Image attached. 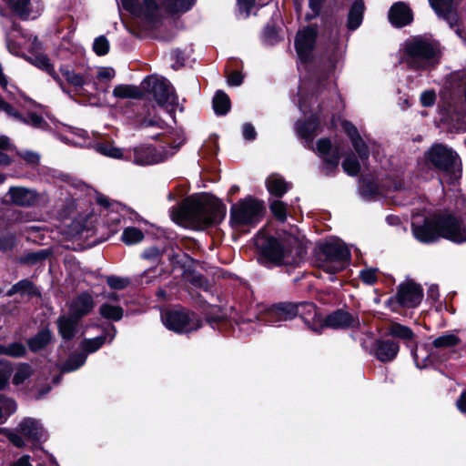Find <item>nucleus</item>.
Segmentation results:
<instances>
[{
  "label": "nucleus",
  "mask_w": 466,
  "mask_h": 466,
  "mask_svg": "<svg viewBox=\"0 0 466 466\" xmlns=\"http://www.w3.org/2000/svg\"><path fill=\"white\" fill-rule=\"evenodd\" d=\"M253 5L254 0H238L239 13L243 15L245 18L249 15Z\"/></svg>",
  "instance_id": "4d7b16f0"
},
{
  "label": "nucleus",
  "mask_w": 466,
  "mask_h": 466,
  "mask_svg": "<svg viewBox=\"0 0 466 466\" xmlns=\"http://www.w3.org/2000/svg\"><path fill=\"white\" fill-rule=\"evenodd\" d=\"M0 110L5 112L8 116L12 117H15V115L17 114V111H15L8 103H6L1 96H0Z\"/></svg>",
  "instance_id": "338daca9"
},
{
  "label": "nucleus",
  "mask_w": 466,
  "mask_h": 466,
  "mask_svg": "<svg viewBox=\"0 0 466 466\" xmlns=\"http://www.w3.org/2000/svg\"><path fill=\"white\" fill-rule=\"evenodd\" d=\"M360 322L357 315L339 309L327 316L324 323L319 326V329L315 328H312V329L319 331L324 327L332 329H354L360 327Z\"/></svg>",
  "instance_id": "2eb2a0df"
},
{
  "label": "nucleus",
  "mask_w": 466,
  "mask_h": 466,
  "mask_svg": "<svg viewBox=\"0 0 466 466\" xmlns=\"http://www.w3.org/2000/svg\"><path fill=\"white\" fill-rule=\"evenodd\" d=\"M306 310L313 318L316 317V308L312 303H301L299 305L282 302L264 309L258 319L269 326H275L282 321H288L295 318L299 313Z\"/></svg>",
  "instance_id": "1a4fd4ad"
},
{
  "label": "nucleus",
  "mask_w": 466,
  "mask_h": 466,
  "mask_svg": "<svg viewBox=\"0 0 466 466\" xmlns=\"http://www.w3.org/2000/svg\"><path fill=\"white\" fill-rule=\"evenodd\" d=\"M108 286L114 289H122L126 288L129 281L127 279L111 276L106 279Z\"/></svg>",
  "instance_id": "864d4df0"
},
{
  "label": "nucleus",
  "mask_w": 466,
  "mask_h": 466,
  "mask_svg": "<svg viewBox=\"0 0 466 466\" xmlns=\"http://www.w3.org/2000/svg\"><path fill=\"white\" fill-rule=\"evenodd\" d=\"M18 432L31 441H42L46 434L40 422L32 418L24 419L17 427Z\"/></svg>",
  "instance_id": "6ab92c4d"
},
{
  "label": "nucleus",
  "mask_w": 466,
  "mask_h": 466,
  "mask_svg": "<svg viewBox=\"0 0 466 466\" xmlns=\"http://www.w3.org/2000/svg\"><path fill=\"white\" fill-rule=\"evenodd\" d=\"M243 81V76L240 72L234 71L228 76V84L231 86H240Z\"/></svg>",
  "instance_id": "e2e57ef3"
},
{
  "label": "nucleus",
  "mask_w": 466,
  "mask_h": 466,
  "mask_svg": "<svg viewBox=\"0 0 466 466\" xmlns=\"http://www.w3.org/2000/svg\"><path fill=\"white\" fill-rule=\"evenodd\" d=\"M17 288L19 290V294L21 295H27L33 297L37 295L38 293L33 282L28 279H22L18 281Z\"/></svg>",
  "instance_id": "3c124183"
},
{
  "label": "nucleus",
  "mask_w": 466,
  "mask_h": 466,
  "mask_svg": "<svg viewBox=\"0 0 466 466\" xmlns=\"http://www.w3.org/2000/svg\"><path fill=\"white\" fill-rule=\"evenodd\" d=\"M113 96L117 98H141L142 92L135 86L117 85L113 89Z\"/></svg>",
  "instance_id": "72a5a7b5"
},
{
  "label": "nucleus",
  "mask_w": 466,
  "mask_h": 466,
  "mask_svg": "<svg viewBox=\"0 0 466 466\" xmlns=\"http://www.w3.org/2000/svg\"><path fill=\"white\" fill-rule=\"evenodd\" d=\"M133 162L138 166H148L164 161L167 156L153 147H137L133 149Z\"/></svg>",
  "instance_id": "a211bd4d"
},
{
  "label": "nucleus",
  "mask_w": 466,
  "mask_h": 466,
  "mask_svg": "<svg viewBox=\"0 0 466 466\" xmlns=\"http://www.w3.org/2000/svg\"><path fill=\"white\" fill-rule=\"evenodd\" d=\"M318 126L319 124L314 116L310 117V119L306 122L299 121L296 125L297 134L307 142H311L316 135Z\"/></svg>",
  "instance_id": "c756f323"
},
{
  "label": "nucleus",
  "mask_w": 466,
  "mask_h": 466,
  "mask_svg": "<svg viewBox=\"0 0 466 466\" xmlns=\"http://www.w3.org/2000/svg\"><path fill=\"white\" fill-rule=\"evenodd\" d=\"M389 19L394 26L402 27L412 21V12L406 4L399 2L390 9Z\"/></svg>",
  "instance_id": "4be33fe9"
},
{
  "label": "nucleus",
  "mask_w": 466,
  "mask_h": 466,
  "mask_svg": "<svg viewBox=\"0 0 466 466\" xmlns=\"http://www.w3.org/2000/svg\"><path fill=\"white\" fill-rule=\"evenodd\" d=\"M360 279L368 284L372 285L377 280V269L376 268H366L360 272Z\"/></svg>",
  "instance_id": "603ef678"
},
{
  "label": "nucleus",
  "mask_w": 466,
  "mask_h": 466,
  "mask_svg": "<svg viewBox=\"0 0 466 466\" xmlns=\"http://www.w3.org/2000/svg\"><path fill=\"white\" fill-rule=\"evenodd\" d=\"M144 238L143 232L137 228H127L122 233V240L127 245L139 243Z\"/></svg>",
  "instance_id": "c03bdc74"
},
{
  "label": "nucleus",
  "mask_w": 466,
  "mask_h": 466,
  "mask_svg": "<svg viewBox=\"0 0 466 466\" xmlns=\"http://www.w3.org/2000/svg\"><path fill=\"white\" fill-rule=\"evenodd\" d=\"M264 215L263 203L251 198H245L233 204L230 208V226L234 229L253 227Z\"/></svg>",
  "instance_id": "6e6552de"
},
{
  "label": "nucleus",
  "mask_w": 466,
  "mask_h": 466,
  "mask_svg": "<svg viewBox=\"0 0 466 466\" xmlns=\"http://www.w3.org/2000/svg\"><path fill=\"white\" fill-rule=\"evenodd\" d=\"M13 371L12 364L5 360H0V390H4L9 382Z\"/></svg>",
  "instance_id": "49530a36"
},
{
  "label": "nucleus",
  "mask_w": 466,
  "mask_h": 466,
  "mask_svg": "<svg viewBox=\"0 0 466 466\" xmlns=\"http://www.w3.org/2000/svg\"><path fill=\"white\" fill-rule=\"evenodd\" d=\"M389 333L396 338L405 340L408 344L414 339V333L407 327L399 323H393L389 328Z\"/></svg>",
  "instance_id": "ea45409f"
},
{
  "label": "nucleus",
  "mask_w": 466,
  "mask_h": 466,
  "mask_svg": "<svg viewBox=\"0 0 466 466\" xmlns=\"http://www.w3.org/2000/svg\"><path fill=\"white\" fill-rule=\"evenodd\" d=\"M350 259V252L343 241L334 238L319 244L316 248V266L330 275L329 279H335L334 275L344 269Z\"/></svg>",
  "instance_id": "39448f33"
},
{
  "label": "nucleus",
  "mask_w": 466,
  "mask_h": 466,
  "mask_svg": "<svg viewBox=\"0 0 466 466\" xmlns=\"http://www.w3.org/2000/svg\"><path fill=\"white\" fill-rule=\"evenodd\" d=\"M142 258L147 260H150L153 263L157 262L161 258V251L155 247H151L147 248L143 254Z\"/></svg>",
  "instance_id": "6e6d98bb"
},
{
  "label": "nucleus",
  "mask_w": 466,
  "mask_h": 466,
  "mask_svg": "<svg viewBox=\"0 0 466 466\" xmlns=\"http://www.w3.org/2000/svg\"><path fill=\"white\" fill-rule=\"evenodd\" d=\"M461 343L460 338L454 333H446L432 341L433 347L439 348H450L456 346Z\"/></svg>",
  "instance_id": "37998d69"
},
{
  "label": "nucleus",
  "mask_w": 466,
  "mask_h": 466,
  "mask_svg": "<svg viewBox=\"0 0 466 466\" xmlns=\"http://www.w3.org/2000/svg\"><path fill=\"white\" fill-rule=\"evenodd\" d=\"M457 407L461 412L466 413V391H464L457 400Z\"/></svg>",
  "instance_id": "774afa93"
},
{
  "label": "nucleus",
  "mask_w": 466,
  "mask_h": 466,
  "mask_svg": "<svg viewBox=\"0 0 466 466\" xmlns=\"http://www.w3.org/2000/svg\"><path fill=\"white\" fill-rule=\"evenodd\" d=\"M13 11L23 19H28L30 15L29 0H7Z\"/></svg>",
  "instance_id": "79ce46f5"
},
{
  "label": "nucleus",
  "mask_w": 466,
  "mask_h": 466,
  "mask_svg": "<svg viewBox=\"0 0 466 466\" xmlns=\"http://www.w3.org/2000/svg\"><path fill=\"white\" fill-rule=\"evenodd\" d=\"M123 7L134 17L152 25L160 19V8L155 0H120Z\"/></svg>",
  "instance_id": "f8f14e48"
},
{
  "label": "nucleus",
  "mask_w": 466,
  "mask_h": 466,
  "mask_svg": "<svg viewBox=\"0 0 466 466\" xmlns=\"http://www.w3.org/2000/svg\"><path fill=\"white\" fill-rule=\"evenodd\" d=\"M115 76L114 68L109 66L99 67L96 72V78L100 81H110Z\"/></svg>",
  "instance_id": "5fc2aeb1"
},
{
  "label": "nucleus",
  "mask_w": 466,
  "mask_h": 466,
  "mask_svg": "<svg viewBox=\"0 0 466 466\" xmlns=\"http://www.w3.org/2000/svg\"><path fill=\"white\" fill-rule=\"evenodd\" d=\"M360 194L364 198L371 197L375 194H377V189L370 183H366L365 180H363L360 186Z\"/></svg>",
  "instance_id": "052dcab7"
},
{
  "label": "nucleus",
  "mask_w": 466,
  "mask_h": 466,
  "mask_svg": "<svg viewBox=\"0 0 466 466\" xmlns=\"http://www.w3.org/2000/svg\"><path fill=\"white\" fill-rule=\"evenodd\" d=\"M78 319L71 314L69 316H61L57 320L58 332L65 340H70L74 338L78 324Z\"/></svg>",
  "instance_id": "bb28decb"
},
{
  "label": "nucleus",
  "mask_w": 466,
  "mask_h": 466,
  "mask_svg": "<svg viewBox=\"0 0 466 466\" xmlns=\"http://www.w3.org/2000/svg\"><path fill=\"white\" fill-rule=\"evenodd\" d=\"M425 158L433 167L444 173L449 183L453 184L461 177V160L452 148L443 144H434L425 153Z\"/></svg>",
  "instance_id": "0eeeda50"
},
{
  "label": "nucleus",
  "mask_w": 466,
  "mask_h": 466,
  "mask_svg": "<svg viewBox=\"0 0 466 466\" xmlns=\"http://www.w3.org/2000/svg\"><path fill=\"white\" fill-rule=\"evenodd\" d=\"M15 120L20 121L25 125L31 126L34 128L46 130L48 127L46 121L35 113H28L26 116H22L17 112L15 117Z\"/></svg>",
  "instance_id": "473e14b6"
},
{
  "label": "nucleus",
  "mask_w": 466,
  "mask_h": 466,
  "mask_svg": "<svg viewBox=\"0 0 466 466\" xmlns=\"http://www.w3.org/2000/svg\"><path fill=\"white\" fill-rule=\"evenodd\" d=\"M317 151L324 161V170L327 174L336 169L339 162L340 148H333L329 139H319L317 143Z\"/></svg>",
  "instance_id": "dca6fc26"
},
{
  "label": "nucleus",
  "mask_w": 466,
  "mask_h": 466,
  "mask_svg": "<svg viewBox=\"0 0 466 466\" xmlns=\"http://www.w3.org/2000/svg\"><path fill=\"white\" fill-rule=\"evenodd\" d=\"M196 0H164V6L170 14L185 13L192 8Z\"/></svg>",
  "instance_id": "f704fd0d"
},
{
  "label": "nucleus",
  "mask_w": 466,
  "mask_h": 466,
  "mask_svg": "<svg viewBox=\"0 0 466 466\" xmlns=\"http://www.w3.org/2000/svg\"><path fill=\"white\" fill-rule=\"evenodd\" d=\"M266 185L268 192L276 197H282L289 188V184L278 174L270 175L266 180Z\"/></svg>",
  "instance_id": "c85d7f7f"
},
{
  "label": "nucleus",
  "mask_w": 466,
  "mask_h": 466,
  "mask_svg": "<svg viewBox=\"0 0 466 466\" xmlns=\"http://www.w3.org/2000/svg\"><path fill=\"white\" fill-rule=\"evenodd\" d=\"M123 309L117 305L104 303L99 309L100 315L107 319L118 321L123 317Z\"/></svg>",
  "instance_id": "a19ab883"
},
{
  "label": "nucleus",
  "mask_w": 466,
  "mask_h": 466,
  "mask_svg": "<svg viewBox=\"0 0 466 466\" xmlns=\"http://www.w3.org/2000/svg\"><path fill=\"white\" fill-rule=\"evenodd\" d=\"M6 436L9 441L17 448H22L25 446V441L21 435L15 432L8 431Z\"/></svg>",
  "instance_id": "680f3d73"
},
{
  "label": "nucleus",
  "mask_w": 466,
  "mask_h": 466,
  "mask_svg": "<svg viewBox=\"0 0 466 466\" xmlns=\"http://www.w3.org/2000/svg\"><path fill=\"white\" fill-rule=\"evenodd\" d=\"M5 40L11 54L24 57L31 65L46 72L62 86L60 76L48 56L42 52V45L35 35L24 32L18 25L11 23L10 29L5 33Z\"/></svg>",
  "instance_id": "f03ea898"
},
{
  "label": "nucleus",
  "mask_w": 466,
  "mask_h": 466,
  "mask_svg": "<svg viewBox=\"0 0 466 466\" xmlns=\"http://www.w3.org/2000/svg\"><path fill=\"white\" fill-rule=\"evenodd\" d=\"M52 335L49 329H44L27 340L31 351L37 352L44 349L51 340Z\"/></svg>",
  "instance_id": "2f4dec72"
},
{
  "label": "nucleus",
  "mask_w": 466,
  "mask_h": 466,
  "mask_svg": "<svg viewBox=\"0 0 466 466\" xmlns=\"http://www.w3.org/2000/svg\"><path fill=\"white\" fill-rule=\"evenodd\" d=\"M93 50L97 56H105L109 51V42L106 36L100 35L94 40Z\"/></svg>",
  "instance_id": "09e8293b"
},
{
  "label": "nucleus",
  "mask_w": 466,
  "mask_h": 466,
  "mask_svg": "<svg viewBox=\"0 0 466 466\" xmlns=\"http://www.w3.org/2000/svg\"><path fill=\"white\" fill-rule=\"evenodd\" d=\"M255 243L265 258L276 263H297L305 254L302 241L293 234L275 238L258 233Z\"/></svg>",
  "instance_id": "20e7f679"
},
{
  "label": "nucleus",
  "mask_w": 466,
  "mask_h": 466,
  "mask_svg": "<svg viewBox=\"0 0 466 466\" xmlns=\"http://www.w3.org/2000/svg\"><path fill=\"white\" fill-rule=\"evenodd\" d=\"M94 147L96 152L108 157L126 160L131 159L130 152H124L123 149L115 147L112 143L109 142L96 143Z\"/></svg>",
  "instance_id": "cd10ccee"
},
{
  "label": "nucleus",
  "mask_w": 466,
  "mask_h": 466,
  "mask_svg": "<svg viewBox=\"0 0 466 466\" xmlns=\"http://www.w3.org/2000/svg\"><path fill=\"white\" fill-rule=\"evenodd\" d=\"M422 296L421 288L413 282L400 285L397 293L400 304L407 308L417 307L420 303Z\"/></svg>",
  "instance_id": "f3484780"
},
{
  "label": "nucleus",
  "mask_w": 466,
  "mask_h": 466,
  "mask_svg": "<svg viewBox=\"0 0 466 466\" xmlns=\"http://www.w3.org/2000/svg\"><path fill=\"white\" fill-rule=\"evenodd\" d=\"M143 87L150 93L158 106L166 108L177 104V96L171 83L157 76H148L142 82Z\"/></svg>",
  "instance_id": "9d476101"
},
{
  "label": "nucleus",
  "mask_w": 466,
  "mask_h": 466,
  "mask_svg": "<svg viewBox=\"0 0 466 466\" xmlns=\"http://www.w3.org/2000/svg\"><path fill=\"white\" fill-rule=\"evenodd\" d=\"M15 245V238L13 236H7L0 238V249L9 250Z\"/></svg>",
  "instance_id": "69168bd1"
},
{
  "label": "nucleus",
  "mask_w": 466,
  "mask_h": 466,
  "mask_svg": "<svg viewBox=\"0 0 466 466\" xmlns=\"http://www.w3.org/2000/svg\"><path fill=\"white\" fill-rule=\"evenodd\" d=\"M33 372L34 370L29 364L24 362L17 364L12 380L13 384L15 386L23 384L33 375Z\"/></svg>",
  "instance_id": "58836bf2"
},
{
  "label": "nucleus",
  "mask_w": 466,
  "mask_h": 466,
  "mask_svg": "<svg viewBox=\"0 0 466 466\" xmlns=\"http://www.w3.org/2000/svg\"><path fill=\"white\" fill-rule=\"evenodd\" d=\"M163 324L177 333L197 330L201 323L196 314L185 310H166L161 314Z\"/></svg>",
  "instance_id": "9b49d317"
},
{
  "label": "nucleus",
  "mask_w": 466,
  "mask_h": 466,
  "mask_svg": "<svg viewBox=\"0 0 466 466\" xmlns=\"http://www.w3.org/2000/svg\"><path fill=\"white\" fill-rule=\"evenodd\" d=\"M86 361V353H74L71 354L66 362L61 366L62 372H72L82 367Z\"/></svg>",
  "instance_id": "c9c22d12"
},
{
  "label": "nucleus",
  "mask_w": 466,
  "mask_h": 466,
  "mask_svg": "<svg viewBox=\"0 0 466 466\" xmlns=\"http://www.w3.org/2000/svg\"><path fill=\"white\" fill-rule=\"evenodd\" d=\"M94 305L93 297L89 293L84 292L71 301L69 313L74 318L81 319L93 309Z\"/></svg>",
  "instance_id": "412c9836"
},
{
  "label": "nucleus",
  "mask_w": 466,
  "mask_h": 466,
  "mask_svg": "<svg viewBox=\"0 0 466 466\" xmlns=\"http://www.w3.org/2000/svg\"><path fill=\"white\" fill-rule=\"evenodd\" d=\"M242 134L245 139L247 140H253L256 137V130L255 127L249 124L246 123L242 127Z\"/></svg>",
  "instance_id": "0e129e2a"
},
{
  "label": "nucleus",
  "mask_w": 466,
  "mask_h": 466,
  "mask_svg": "<svg viewBox=\"0 0 466 466\" xmlns=\"http://www.w3.org/2000/svg\"><path fill=\"white\" fill-rule=\"evenodd\" d=\"M59 71L66 83L78 94H84L86 91L85 86L91 83H93L95 90L98 89L96 83L93 81V75L90 69L77 72L68 66H63L59 68Z\"/></svg>",
  "instance_id": "4468645a"
},
{
  "label": "nucleus",
  "mask_w": 466,
  "mask_h": 466,
  "mask_svg": "<svg viewBox=\"0 0 466 466\" xmlns=\"http://www.w3.org/2000/svg\"><path fill=\"white\" fill-rule=\"evenodd\" d=\"M342 127L344 131L347 133V135L350 137L352 146L355 148L356 152L358 153L360 158L361 160L367 159L369 157L370 152L366 143L360 137V134L356 127L349 121H343Z\"/></svg>",
  "instance_id": "393cba45"
},
{
  "label": "nucleus",
  "mask_w": 466,
  "mask_h": 466,
  "mask_svg": "<svg viewBox=\"0 0 466 466\" xmlns=\"http://www.w3.org/2000/svg\"><path fill=\"white\" fill-rule=\"evenodd\" d=\"M399 344L390 339H378L375 343L374 354L381 362H389L393 360L398 352Z\"/></svg>",
  "instance_id": "b1692460"
},
{
  "label": "nucleus",
  "mask_w": 466,
  "mask_h": 466,
  "mask_svg": "<svg viewBox=\"0 0 466 466\" xmlns=\"http://www.w3.org/2000/svg\"><path fill=\"white\" fill-rule=\"evenodd\" d=\"M116 333V328L112 326L111 330L102 336L84 339L80 343V349L82 350V353H86L87 355L89 353L96 352L105 344L107 338L108 341L111 342L114 339Z\"/></svg>",
  "instance_id": "a878e982"
},
{
  "label": "nucleus",
  "mask_w": 466,
  "mask_h": 466,
  "mask_svg": "<svg viewBox=\"0 0 466 466\" xmlns=\"http://www.w3.org/2000/svg\"><path fill=\"white\" fill-rule=\"evenodd\" d=\"M213 108L217 115H225L230 108V99L223 91H218L213 98Z\"/></svg>",
  "instance_id": "4c0bfd02"
},
{
  "label": "nucleus",
  "mask_w": 466,
  "mask_h": 466,
  "mask_svg": "<svg viewBox=\"0 0 466 466\" xmlns=\"http://www.w3.org/2000/svg\"><path fill=\"white\" fill-rule=\"evenodd\" d=\"M11 203L20 207L34 206L38 200V194L33 189L23 187H11L8 190Z\"/></svg>",
  "instance_id": "aec40b11"
},
{
  "label": "nucleus",
  "mask_w": 466,
  "mask_h": 466,
  "mask_svg": "<svg viewBox=\"0 0 466 466\" xmlns=\"http://www.w3.org/2000/svg\"><path fill=\"white\" fill-rule=\"evenodd\" d=\"M436 14L453 27L458 21V15L453 9V0H429Z\"/></svg>",
  "instance_id": "5701e85b"
},
{
  "label": "nucleus",
  "mask_w": 466,
  "mask_h": 466,
  "mask_svg": "<svg viewBox=\"0 0 466 466\" xmlns=\"http://www.w3.org/2000/svg\"><path fill=\"white\" fill-rule=\"evenodd\" d=\"M411 229L414 238L421 243H432L441 238L457 244L466 242V226L451 214L416 215L412 218Z\"/></svg>",
  "instance_id": "f257e3e1"
},
{
  "label": "nucleus",
  "mask_w": 466,
  "mask_h": 466,
  "mask_svg": "<svg viewBox=\"0 0 466 466\" xmlns=\"http://www.w3.org/2000/svg\"><path fill=\"white\" fill-rule=\"evenodd\" d=\"M270 210L273 215L280 221H285L287 218V207L280 200H274L270 204Z\"/></svg>",
  "instance_id": "8fccbe9b"
},
{
  "label": "nucleus",
  "mask_w": 466,
  "mask_h": 466,
  "mask_svg": "<svg viewBox=\"0 0 466 466\" xmlns=\"http://www.w3.org/2000/svg\"><path fill=\"white\" fill-rule=\"evenodd\" d=\"M439 46L431 40L417 36L404 45V59L414 69H426L439 61Z\"/></svg>",
  "instance_id": "423d86ee"
},
{
  "label": "nucleus",
  "mask_w": 466,
  "mask_h": 466,
  "mask_svg": "<svg viewBox=\"0 0 466 466\" xmlns=\"http://www.w3.org/2000/svg\"><path fill=\"white\" fill-rule=\"evenodd\" d=\"M363 11L364 5L362 1L358 0L353 3L349 13L347 23L350 30H355L360 25L363 18Z\"/></svg>",
  "instance_id": "7c9ffc66"
},
{
  "label": "nucleus",
  "mask_w": 466,
  "mask_h": 466,
  "mask_svg": "<svg viewBox=\"0 0 466 466\" xmlns=\"http://www.w3.org/2000/svg\"><path fill=\"white\" fill-rule=\"evenodd\" d=\"M19 157L24 159L27 164L35 165L39 162V155L33 151H21L18 152Z\"/></svg>",
  "instance_id": "13d9d810"
},
{
  "label": "nucleus",
  "mask_w": 466,
  "mask_h": 466,
  "mask_svg": "<svg viewBox=\"0 0 466 466\" xmlns=\"http://www.w3.org/2000/svg\"><path fill=\"white\" fill-rule=\"evenodd\" d=\"M342 167L349 176H356L360 171V166L354 155L350 154L343 160Z\"/></svg>",
  "instance_id": "de8ad7c7"
},
{
  "label": "nucleus",
  "mask_w": 466,
  "mask_h": 466,
  "mask_svg": "<svg viewBox=\"0 0 466 466\" xmlns=\"http://www.w3.org/2000/svg\"><path fill=\"white\" fill-rule=\"evenodd\" d=\"M26 347L21 342H13L8 345L0 344V355L12 358H23L26 355Z\"/></svg>",
  "instance_id": "e433bc0d"
},
{
  "label": "nucleus",
  "mask_w": 466,
  "mask_h": 466,
  "mask_svg": "<svg viewBox=\"0 0 466 466\" xmlns=\"http://www.w3.org/2000/svg\"><path fill=\"white\" fill-rule=\"evenodd\" d=\"M178 214L188 227L204 229L224 219L226 206L217 198H189L183 203Z\"/></svg>",
  "instance_id": "7ed1b4c3"
},
{
  "label": "nucleus",
  "mask_w": 466,
  "mask_h": 466,
  "mask_svg": "<svg viewBox=\"0 0 466 466\" xmlns=\"http://www.w3.org/2000/svg\"><path fill=\"white\" fill-rule=\"evenodd\" d=\"M16 403L14 400L0 397V423L16 410Z\"/></svg>",
  "instance_id": "a18cd8bd"
},
{
  "label": "nucleus",
  "mask_w": 466,
  "mask_h": 466,
  "mask_svg": "<svg viewBox=\"0 0 466 466\" xmlns=\"http://www.w3.org/2000/svg\"><path fill=\"white\" fill-rule=\"evenodd\" d=\"M436 95L434 91L427 90L420 95V102L423 106H431L435 103Z\"/></svg>",
  "instance_id": "bf43d9fd"
},
{
  "label": "nucleus",
  "mask_w": 466,
  "mask_h": 466,
  "mask_svg": "<svg viewBox=\"0 0 466 466\" xmlns=\"http://www.w3.org/2000/svg\"><path fill=\"white\" fill-rule=\"evenodd\" d=\"M317 28L310 25L299 30L295 39L299 60L306 63L310 60L315 46Z\"/></svg>",
  "instance_id": "ddd939ff"
}]
</instances>
